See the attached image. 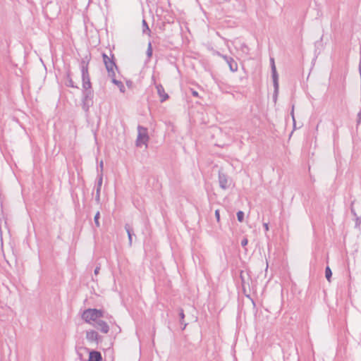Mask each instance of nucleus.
Returning a JSON list of instances; mask_svg holds the SVG:
<instances>
[{"label": "nucleus", "mask_w": 361, "mask_h": 361, "mask_svg": "<svg viewBox=\"0 0 361 361\" xmlns=\"http://www.w3.org/2000/svg\"><path fill=\"white\" fill-rule=\"evenodd\" d=\"M103 316L101 310L96 309H88L83 312L82 319L87 323L97 322V320Z\"/></svg>", "instance_id": "1"}, {"label": "nucleus", "mask_w": 361, "mask_h": 361, "mask_svg": "<svg viewBox=\"0 0 361 361\" xmlns=\"http://www.w3.org/2000/svg\"><path fill=\"white\" fill-rule=\"evenodd\" d=\"M102 57L109 75L112 78L114 77L117 67L114 61V56H112V57H109L106 54H103Z\"/></svg>", "instance_id": "2"}, {"label": "nucleus", "mask_w": 361, "mask_h": 361, "mask_svg": "<svg viewBox=\"0 0 361 361\" xmlns=\"http://www.w3.org/2000/svg\"><path fill=\"white\" fill-rule=\"evenodd\" d=\"M148 140V136L146 133V130L144 128L139 129V134L137 139V145L141 146L142 145H146Z\"/></svg>", "instance_id": "3"}, {"label": "nucleus", "mask_w": 361, "mask_h": 361, "mask_svg": "<svg viewBox=\"0 0 361 361\" xmlns=\"http://www.w3.org/2000/svg\"><path fill=\"white\" fill-rule=\"evenodd\" d=\"M102 355L98 351H91L89 354L88 361H101Z\"/></svg>", "instance_id": "4"}, {"label": "nucleus", "mask_w": 361, "mask_h": 361, "mask_svg": "<svg viewBox=\"0 0 361 361\" xmlns=\"http://www.w3.org/2000/svg\"><path fill=\"white\" fill-rule=\"evenodd\" d=\"M86 337L90 342H98V334L95 331H90L87 332Z\"/></svg>", "instance_id": "5"}, {"label": "nucleus", "mask_w": 361, "mask_h": 361, "mask_svg": "<svg viewBox=\"0 0 361 361\" xmlns=\"http://www.w3.org/2000/svg\"><path fill=\"white\" fill-rule=\"evenodd\" d=\"M158 94L160 97L161 102L166 100L169 97L162 86L159 85L157 87Z\"/></svg>", "instance_id": "6"}, {"label": "nucleus", "mask_w": 361, "mask_h": 361, "mask_svg": "<svg viewBox=\"0 0 361 361\" xmlns=\"http://www.w3.org/2000/svg\"><path fill=\"white\" fill-rule=\"evenodd\" d=\"M98 325H99V330L104 333V334H106L108 333L109 331V326L107 325V324L104 322H101L99 323H98Z\"/></svg>", "instance_id": "7"}, {"label": "nucleus", "mask_w": 361, "mask_h": 361, "mask_svg": "<svg viewBox=\"0 0 361 361\" xmlns=\"http://www.w3.org/2000/svg\"><path fill=\"white\" fill-rule=\"evenodd\" d=\"M331 276H332L331 270L329 267H327L325 270V276L329 282L331 281Z\"/></svg>", "instance_id": "8"}, {"label": "nucleus", "mask_w": 361, "mask_h": 361, "mask_svg": "<svg viewBox=\"0 0 361 361\" xmlns=\"http://www.w3.org/2000/svg\"><path fill=\"white\" fill-rule=\"evenodd\" d=\"M147 54L149 58H150L152 56V47L151 43L148 44Z\"/></svg>", "instance_id": "9"}, {"label": "nucleus", "mask_w": 361, "mask_h": 361, "mask_svg": "<svg viewBox=\"0 0 361 361\" xmlns=\"http://www.w3.org/2000/svg\"><path fill=\"white\" fill-rule=\"evenodd\" d=\"M237 217H238V220L240 222H242V221H243L244 213H243L242 211H239V212L237 213Z\"/></svg>", "instance_id": "10"}, {"label": "nucleus", "mask_w": 361, "mask_h": 361, "mask_svg": "<svg viewBox=\"0 0 361 361\" xmlns=\"http://www.w3.org/2000/svg\"><path fill=\"white\" fill-rule=\"evenodd\" d=\"M99 215H100L99 212H97V214L94 216V222L97 227L99 226Z\"/></svg>", "instance_id": "11"}, {"label": "nucleus", "mask_w": 361, "mask_h": 361, "mask_svg": "<svg viewBox=\"0 0 361 361\" xmlns=\"http://www.w3.org/2000/svg\"><path fill=\"white\" fill-rule=\"evenodd\" d=\"M215 216H216V221L218 222H219V221H220V214H219V209H216L215 211Z\"/></svg>", "instance_id": "12"}, {"label": "nucleus", "mask_w": 361, "mask_h": 361, "mask_svg": "<svg viewBox=\"0 0 361 361\" xmlns=\"http://www.w3.org/2000/svg\"><path fill=\"white\" fill-rule=\"evenodd\" d=\"M112 81H113V82H114L115 84H116V85H117L120 88H121V87H123V85H122V83H121V82L117 81V80H116L115 79H113V80H112Z\"/></svg>", "instance_id": "13"}, {"label": "nucleus", "mask_w": 361, "mask_h": 361, "mask_svg": "<svg viewBox=\"0 0 361 361\" xmlns=\"http://www.w3.org/2000/svg\"><path fill=\"white\" fill-rule=\"evenodd\" d=\"M126 231H127V233H128V238H129L130 243H131L132 237H131V234H130V230L128 228H126Z\"/></svg>", "instance_id": "14"}, {"label": "nucleus", "mask_w": 361, "mask_h": 361, "mask_svg": "<svg viewBox=\"0 0 361 361\" xmlns=\"http://www.w3.org/2000/svg\"><path fill=\"white\" fill-rule=\"evenodd\" d=\"M247 243H248L247 239L245 238L242 240L241 244L243 246H245V245H247Z\"/></svg>", "instance_id": "15"}, {"label": "nucleus", "mask_w": 361, "mask_h": 361, "mask_svg": "<svg viewBox=\"0 0 361 361\" xmlns=\"http://www.w3.org/2000/svg\"><path fill=\"white\" fill-rule=\"evenodd\" d=\"M142 23H143V25L146 27V30L148 31V32H150V30H149V28L148 27V26H147V24L146 21H145V20H143Z\"/></svg>", "instance_id": "16"}, {"label": "nucleus", "mask_w": 361, "mask_h": 361, "mask_svg": "<svg viewBox=\"0 0 361 361\" xmlns=\"http://www.w3.org/2000/svg\"><path fill=\"white\" fill-rule=\"evenodd\" d=\"M272 70H273L274 76L275 77V75H276V67H275L274 64H273Z\"/></svg>", "instance_id": "17"}, {"label": "nucleus", "mask_w": 361, "mask_h": 361, "mask_svg": "<svg viewBox=\"0 0 361 361\" xmlns=\"http://www.w3.org/2000/svg\"><path fill=\"white\" fill-rule=\"evenodd\" d=\"M264 228H265V230L267 231H269V225H268V224H267V223L264 224Z\"/></svg>", "instance_id": "18"}, {"label": "nucleus", "mask_w": 361, "mask_h": 361, "mask_svg": "<svg viewBox=\"0 0 361 361\" xmlns=\"http://www.w3.org/2000/svg\"><path fill=\"white\" fill-rule=\"evenodd\" d=\"M192 95L195 97H198L199 94L197 91H192Z\"/></svg>", "instance_id": "19"}, {"label": "nucleus", "mask_w": 361, "mask_h": 361, "mask_svg": "<svg viewBox=\"0 0 361 361\" xmlns=\"http://www.w3.org/2000/svg\"><path fill=\"white\" fill-rule=\"evenodd\" d=\"M85 71L87 72V67L85 68Z\"/></svg>", "instance_id": "20"}]
</instances>
